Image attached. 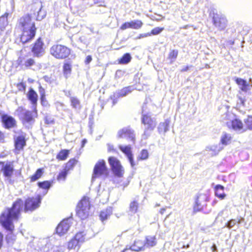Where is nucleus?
I'll return each mask as SVG.
<instances>
[{
	"mask_svg": "<svg viewBox=\"0 0 252 252\" xmlns=\"http://www.w3.org/2000/svg\"><path fill=\"white\" fill-rule=\"evenodd\" d=\"M145 106H142L141 122L144 126V131L143 137L147 138L154 130L157 126V121L155 117H152L149 113H147L144 110Z\"/></svg>",
	"mask_w": 252,
	"mask_h": 252,
	"instance_id": "2",
	"label": "nucleus"
},
{
	"mask_svg": "<svg viewBox=\"0 0 252 252\" xmlns=\"http://www.w3.org/2000/svg\"><path fill=\"white\" fill-rule=\"evenodd\" d=\"M15 114L19 117L23 125L29 127L34 123V117L37 116V111L36 108H34L33 111H31L19 107L15 111Z\"/></svg>",
	"mask_w": 252,
	"mask_h": 252,
	"instance_id": "3",
	"label": "nucleus"
},
{
	"mask_svg": "<svg viewBox=\"0 0 252 252\" xmlns=\"http://www.w3.org/2000/svg\"><path fill=\"white\" fill-rule=\"evenodd\" d=\"M235 82L242 91L246 93L251 90L249 84L245 80L240 78H236Z\"/></svg>",
	"mask_w": 252,
	"mask_h": 252,
	"instance_id": "23",
	"label": "nucleus"
},
{
	"mask_svg": "<svg viewBox=\"0 0 252 252\" xmlns=\"http://www.w3.org/2000/svg\"><path fill=\"white\" fill-rule=\"evenodd\" d=\"M145 248V241L140 240H136L134 241V244L129 247V249L126 248L122 252H126L129 250L139 252L144 251Z\"/></svg>",
	"mask_w": 252,
	"mask_h": 252,
	"instance_id": "20",
	"label": "nucleus"
},
{
	"mask_svg": "<svg viewBox=\"0 0 252 252\" xmlns=\"http://www.w3.org/2000/svg\"><path fill=\"white\" fill-rule=\"evenodd\" d=\"M70 102L72 107L75 109H80V100L76 97H70Z\"/></svg>",
	"mask_w": 252,
	"mask_h": 252,
	"instance_id": "35",
	"label": "nucleus"
},
{
	"mask_svg": "<svg viewBox=\"0 0 252 252\" xmlns=\"http://www.w3.org/2000/svg\"><path fill=\"white\" fill-rule=\"evenodd\" d=\"M85 239V235L84 234V232H80L77 233L75 235L74 239H73L77 240V241L78 242V243L80 245V243H82L84 241Z\"/></svg>",
	"mask_w": 252,
	"mask_h": 252,
	"instance_id": "40",
	"label": "nucleus"
},
{
	"mask_svg": "<svg viewBox=\"0 0 252 252\" xmlns=\"http://www.w3.org/2000/svg\"><path fill=\"white\" fill-rule=\"evenodd\" d=\"M170 124V120L167 119L163 123H159L158 129L159 133H165L169 130V127Z\"/></svg>",
	"mask_w": 252,
	"mask_h": 252,
	"instance_id": "27",
	"label": "nucleus"
},
{
	"mask_svg": "<svg viewBox=\"0 0 252 252\" xmlns=\"http://www.w3.org/2000/svg\"><path fill=\"white\" fill-rule=\"evenodd\" d=\"M206 200V197L204 195H200L197 196L194 206V211H198L201 209L202 207L205 205Z\"/></svg>",
	"mask_w": 252,
	"mask_h": 252,
	"instance_id": "22",
	"label": "nucleus"
},
{
	"mask_svg": "<svg viewBox=\"0 0 252 252\" xmlns=\"http://www.w3.org/2000/svg\"><path fill=\"white\" fill-rule=\"evenodd\" d=\"M107 146H108V151H113L114 150V147L113 145H112L111 144H108Z\"/></svg>",
	"mask_w": 252,
	"mask_h": 252,
	"instance_id": "62",
	"label": "nucleus"
},
{
	"mask_svg": "<svg viewBox=\"0 0 252 252\" xmlns=\"http://www.w3.org/2000/svg\"><path fill=\"white\" fill-rule=\"evenodd\" d=\"M231 136L230 134L223 132L220 138V143L222 145H227L230 143Z\"/></svg>",
	"mask_w": 252,
	"mask_h": 252,
	"instance_id": "32",
	"label": "nucleus"
},
{
	"mask_svg": "<svg viewBox=\"0 0 252 252\" xmlns=\"http://www.w3.org/2000/svg\"><path fill=\"white\" fill-rule=\"evenodd\" d=\"M45 123L47 124L52 125L55 123L54 118L50 116H46L45 117Z\"/></svg>",
	"mask_w": 252,
	"mask_h": 252,
	"instance_id": "51",
	"label": "nucleus"
},
{
	"mask_svg": "<svg viewBox=\"0 0 252 252\" xmlns=\"http://www.w3.org/2000/svg\"><path fill=\"white\" fill-rule=\"evenodd\" d=\"M151 35V33H150V32L146 33H142L139 34V36L136 38V39H140L144 37H147L148 36H150Z\"/></svg>",
	"mask_w": 252,
	"mask_h": 252,
	"instance_id": "54",
	"label": "nucleus"
},
{
	"mask_svg": "<svg viewBox=\"0 0 252 252\" xmlns=\"http://www.w3.org/2000/svg\"><path fill=\"white\" fill-rule=\"evenodd\" d=\"M213 22L214 25L219 30H223L227 27V20L223 15L219 14L214 15Z\"/></svg>",
	"mask_w": 252,
	"mask_h": 252,
	"instance_id": "12",
	"label": "nucleus"
},
{
	"mask_svg": "<svg viewBox=\"0 0 252 252\" xmlns=\"http://www.w3.org/2000/svg\"><path fill=\"white\" fill-rule=\"evenodd\" d=\"M108 170L106 166L105 162L102 160L98 161L95 165L94 169V173L92 180L101 175L107 176Z\"/></svg>",
	"mask_w": 252,
	"mask_h": 252,
	"instance_id": "9",
	"label": "nucleus"
},
{
	"mask_svg": "<svg viewBox=\"0 0 252 252\" xmlns=\"http://www.w3.org/2000/svg\"><path fill=\"white\" fill-rule=\"evenodd\" d=\"M178 54V51L177 50H173L171 51L169 54L168 58L171 59V62H173L175 61Z\"/></svg>",
	"mask_w": 252,
	"mask_h": 252,
	"instance_id": "45",
	"label": "nucleus"
},
{
	"mask_svg": "<svg viewBox=\"0 0 252 252\" xmlns=\"http://www.w3.org/2000/svg\"><path fill=\"white\" fill-rule=\"evenodd\" d=\"M165 208H162L160 210V213L161 214H163L164 213V212H165Z\"/></svg>",
	"mask_w": 252,
	"mask_h": 252,
	"instance_id": "64",
	"label": "nucleus"
},
{
	"mask_svg": "<svg viewBox=\"0 0 252 252\" xmlns=\"http://www.w3.org/2000/svg\"><path fill=\"white\" fill-rule=\"evenodd\" d=\"M4 134L0 131V142L4 140Z\"/></svg>",
	"mask_w": 252,
	"mask_h": 252,
	"instance_id": "59",
	"label": "nucleus"
},
{
	"mask_svg": "<svg viewBox=\"0 0 252 252\" xmlns=\"http://www.w3.org/2000/svg\"><path fill=\"white\" fill-rule=\"evenodd\" d=\"M23 204V200L18 199L13 203L11 208H7L2 213L0 217V222L5 229L10 231L13 229V220L18 219Z\"/></svg>",
	"mask_w": 252,
	"mask_h": 252,
	"instance_id": "1",
	"label": "nucleus"
},
{
	"mask_svg": "<svg viewBox=\"0 0 252 252\" xmlns=\"http://www.w3.org/2000/svg\"><path fill=\"white\" fill-rule=\"evenodd\" d=\"M28 98L31 101L34 108H36V105L37 101V94L31 88L28 93Z\"/></svg>",
	"mask_w": 252,
	"mask_h": 252,
	"instance_id": "26",
	"label": "nucleus"
},
{
	"mask_svg": "<svg viewBox=\"0 0 252 252\" xmlns=\"http://www.w3.org/2000/svg\"><path fill=\"white\" fill-rule=\"evenodd\" d=\"M108 162L114 175L117 177H122L124 170L120 161L117 158L112 157L108 158Z\"/></svg>",
	"mask_w": 252,
	"mask_h": 252,
	"instance_id": "7",
	"label": "nucleus"
},
{
	"mask_svg": "<svg viewBox=\"0 0 252 252\" xmlns=\"http://www.w3.org/2000/svg\"><path fill=\"white\" fill-rule=\"evenodd\" d=\"M163 30V28L156 27L153 29L151 31V32H150V33H151V35H158Z\"/></svg>",
	"mask_w": 252,
	"mask_h": 252,
	"instance_id": "48",
	"label": "nucleus"
},
{
	"mask_svg": "<svg viewBox=\"0 0 252 252\" xmlns=\"http://www.w3.org/2000/svg\"><path fill=\"white\" fill-rule=\"evenodd\" d=\"M130 23L131 28L133 29H140L143 25L142 22L139 20L131 21Z\"/></svg>",
	"mask_w": 252,
	"mask_h": 252,
	"instance_id": "38",
	"label": "nucleus"
},
{
	"mask_svg": "<svg viewBox=\"0 0 252 252\" xmlns=\"http://www.w3.org/2000/svg\"><path fill=\"white\" fill-rule=\"evenodd\" d=\"M128 28H131L130 22L124 23L120 27L122 30H125Z\"/></svg>",
	"mask_w": 252,
	"mask_h": 252,
	"instance_id": "53",
	"label": "nucleus"
},
{
	"mask_svg": "<svg viewBox=\"0 0 252 252\" xmlns=\"http://www.w3.org/2000/svg\"><path fill=\"white\" fill-rule=\"evenodd\" d=\"M131 59L130 55L129 53H126L119 60V63L120 64H126L131 61Z\"/></svg>",
	"mask_w": 252,
	"mask_h": 252,
	"instance_id": "37",
	"label": "nucleus"
},
{
	"mask_svg": "<svg viewBox=\"0 0 252 252\" xmlns=\"http://www.w3.org/2000/svg\"><path fill=\"white\" fill-rule=\"evenodd\" d=\"M138 208V203L134 200L132 201L129 204V211L132 213H136L137 211Z\"/></svg>",
	"mask_w": 252,
	"mask_h": 252,
	"instance_id": "39",
	"label": "nucleus"
},
{
	"mask_svg": "<svg viewBox=\"0 0 252 252\" xmlns=\"http://www.w3.org/2000/svg\"><path fill=\"white\" fill-rule=\"evenodd\" d=\"M237 223V220L236 219H232L229 220L226 224V226L228 228H232Z\"/></svg>",
	"mask_w": 252,
	"mask_h": 252,
	"instance_id": "50",
	"label": "nucleus"
},
{
	"mask_svg": "<svg viewBox=\"0 0 252 252\" xmlns=\"http://www.w3.org/2000/svg\"><path fill=\"white\" fill-rule=\"evenodd\" d=\"M245 122L248 128L250 130H252V117L249 116Z\"/></svg>",
	"mask_w": 252,
	"mask_h": 252,
	"instance_id": "49",
	"label": "nucleus"
},
{
	"mask_svg": "<svg viewBox=\"0 0 252 252\" xmlns=\"http://www.w3.org/2000/svg\"><path fill=\"white\" fill-rule=\"evenodd\" d=\"M223 117L226 119V120H229L225 122L227 126L229 128L232 127L233 129L237 131H242L243 124L242 122L238 119H230L232 117H234L232 114L226 113Z\"/></svg>",
	"mask_w": 252,
	"mask_h": 252,
	"instance_id": "8",
	"label": "nucleus"
},
{
	"mask_svg": "<svg viewBox=\"0 0 252 252\" xmlns=\"http://www.w3.org/2000/svg\"><path fill=\"white\" fill-rule=\"evenodd\" d=\"M26 145V140L24 136H18L15 139V147L17 151H20L23 149Z\"/></svg>",
	"mask_w": 252,
	"mask_h": 252,
	"instance_id": "24",
	"label": "nucleus"
},
{
	"mask_svg": "<svg viewBox=\"0 0 252 252\" xmlns=\"http://www.w3.org/2000/svg\"><path fill=\"white\" fill-rule=\"evenodd\" d=\"M19 64L26 68H31L34 70H39L42 66L40 63H37L32 58L26 59L23 63L21 61Z\"/></svg>",
	"mask_w": 252,
	"mask_h": 252,
	"instance_id": "19",
	"label": "nucleus"
},
{
	"mask_svg": "<svg viewBox=\"0 0 252 252\" xmlns=\"http://www.w3.org/2000/svg\"><path fill=\"white\" fill-rule=\"evenodd\" d=\"M191 66H190V67H191ZM189 67H190V66H185V67H183L181 69V72H185V71H188V70L189 69Z\"/></svg>",
	"mask_w": 252,
	"mask_h": 252,
	"instance_id": "56",
	"label": "nucleus"
},
{
	"mask_svg": "<svg viewBox=\"0 0 252 252\" xmlns=\"http://www.w3.org/2000/svg\"><path fill=\"white\" fill-rule=\"evenodd\" d=\"M90 204L89 198L84 197L78 203L76 208V214L82 220L86 219L89 215Z\"/></svg>",
	"mask_w": 252,
	"mask_h": 252,
	"instance_id": "4",
	"label": "nucleus"
},
{
	"mask_svg": "<svg viewBox=\"0 0 252 252\" xmlns=\"http://www.w3.org/2000/svg\"><path fill=\"white\" fill-rule=\"evenodd\" d=\"M119 149L126 156L130 163L131 166L132 167H133L135 165V164L134 162L133 155L131 153L130 146L129 145L125 146L120 145Z\"/></svg>",
	"mask_w": 252,
	"mask_h": 252,
	"instance_id": "21",
	"label": "nucleus"
},
{
	"mask_svg": "<svg viewBox=\"0 0 252 252\" xmlns=\"http://www.w3.org/2000/svg\"><path fill=\"white\" fill-rule=\"evenodd\" d=\"M134 90L133 86H128L125 87L122 90L118 91L113 94L110 96L111 99L113 101V105H115L117 102V99L120 97H124L130 93H131Z\"/></svg>",
	"mask_w": 252,
	"mask_h": 252,
	"instance_id": "11",
	"label": "nucleus"
},
{
	"mask_svg": "<svg viewBox=\"0 0 252 252\" xmlns=\"http://www.w3.org/2000/svg\"><path fill=\"white\" fill-rule=\"evenodd\" d=\"M112 213V208L111 207L107 208L106 209L102 210L100 214L99 217L101 220L103 222L107 220L108 218L111 215Z\"/></svg>",
	"mask_w": 252,
	"mask_h": 252,
	"instance_id": "28",
	"label": "nucleus"
},
{
	"mask_svg": "<svg viewBox=\"0 0 252 252\" xmlns=\"http://www.w3.org/2000/svg\"><path fill=\"white\" fill-rule=\"evenodd\" d=\"M18 24L23 30L36 29L35 24L32 21L31 17L29 15H26L20 18L18 21Z\"/></svg>",
	"mask_w": 252,
	"mask_h": 252,
	"instance_id": "14",
	"label": "nucleus"
},
{
	"mask_svg": "<svg viewBox=\"0 0 252 252\" xmlns=\"http://www.w3.org/2000/svg\"><path fill=\"white\" fill-rule=\"evenodd\" d=\"M207 150L211 152V154L213 156L216 155L222 150L223 147L220 144L212 145L207 148Z\"/></svg>",
	"mask_w": 252,
	"mask_h": 252,
	"instance_id": "31",
	"label": "nucleus"
},
{
	"mask_svg": "<svg viewBox=\"0 0 252 252\" xmlns=\"http://www.w3.org/2000/svg\"><path fill=\"white\" fill-rule=\"evenodd\" d=\"M71 219L68 218L61 222L57 227V233L60 236L65 234L71 226Z\"/></svg>",
	"mask_w": 252,
	"mask_h": 252,
	"instance_id": "16",
	"label": "nucleus"
},
{
	"mask_svg": "<svg viewBox=\"0 0 252 252\" xmlns=\"http://www.w3.org/2000/svg\"><path fill=\"white\" fill-rule=\"evenodd\" d=\"M92 60V58L91 57V56L90 55H89L88 56H87L86 58V60H85V63L86 64H89Z\"/></svg>",
	"mask_w": 252,
	"mask_h": 252,
	"instance_id": "55",
	"label": "nucleus"
},
{
	"mask_svg": "<svg viewBox=\"0 0 252 252\" xmlns=\"http://www.w3.org/2000/svg\"><path fill=\"white\" fill-rule=\"evenodd\" d=\"M149 153L146 150H142L139 154L138 158L140 160H145L148 158Z\"/></svg>",
	"mask_w": 252,
	"mask_h": 252,
	"instance_id": "43",
	"label": "nucleus"
},
{
	"mask_svg": "<svg viewBox=\"0 0 252 252\" xmlns=\"http://www.w3.org/2000/svg\"><path fill=\"white\" fill-rule=\"evenodd\" d=\"M68 171L64 169L62 171H61L57 177V180L58 181H64L68 173Z\"/></svg>",
	"mask_w": 252,
	"mask_h": 252,
	"instance_id": "44",
	"label": "nucleus"
},
{
	"mask_svg": "<svg viewBox=\"0 0 252 252\" xmlns=\"http://www.w3.org/2000/svg\"><path fill=\"white\" fill-rule=\"evenodd\" d=\"M50 53L55 58L64 59L70 53V50L66 46L61 44L54 45L50 48Z\"/></svg>",
	"mask_w": 252,
	"mask_h": 252,
	"instance_id": "5",
	"label": "nucleus"
},
{
	"mask_svg": "<svg viewBox=\"0 0 252 252\" xmlns=\"http://www.w3.org/2000/svg\"><path fill=\"white\" fill-rule=\"evenodd\" d=\"M39 94L41 96V101H43L44 99L45 98V90L41 86L39 87Z\"/></svg>",
	"mask_w": 252,
	"mask_h": 252,
	"instance_id": "52",
	"label": "nucleus"
},
{
	"mask_svg": "<svg viewBox=\"0 0 252 252\" xmlns=\"http://www.w3.org/2000/svg\"><path fill=\"white\" fill-rule=\"evenodd\" d=\"M1 122L6 129L14 127L16 125V121L14 118L7 115L3 114L1 116Z\"/></svg>",
	"mask_w": 252,
	"mask_h": 252,
	"instance_id": "18",
	"label": "nucleus"
},
{
	"mask_svg": "<svg viewBox=\"0 0 252 252\" xmlns=\"http://www.w3.org/2000/svg\"><path fill=\"white\" fill-rule=\"evenodd\" d=\"M8 14L5 13L3 15L0 17V29L3 30L8 25L7 20Z\"/></svg>",
	"mask_w": 252,
	"mask_h": 252,
	"instance_id": "34",
	"label": "nucleus"
},
{
	"mask_svg": "<svg viewBox=\"0 0 252 252\" xmlns=\"http://www.w3.org/2000/svg\"><path fill=\"white\" fill-rule=\"evenodd\" d=\"M41 197L37 195L35 197H29L25 202L24 211L25 212H32L38 208L41 203Z\"/></svg>",
	"mask_w": 252,
	"mask_h": 252,
	"instance_id": "6",
	"label": "nucleus"
},
{
	"mask_svg": "<svg viewBox=\"0 0 252 252\" xmlns=\"http://www.w3.org/2000/svg\"><path fill=\"white\" fill-rule=\"evenodd\" d=\"M69 151L68 150H62L57 155L56 158L61 160H64L68 156Z\"/></svg>",
	"mask_w": 252,
	"mask_h": 252,
	"instance_id": "33",
	"label": "nucleus"
},
{
	"mask_svg": "<svg viewBox=\"0 0 252 252\" xmlns=\"http://www.w3.org/2000/svg\"><path fill=\"white\" fill-rule=\"evenodd\" d=\"M65 249L64 246H53L50 252H63Z\"/></svg>",
	"mask_w": 252,
	"mask_h": 252,
	"instance_id": "47",
	"label": "nucleus"
},
{
	"mask_svg": "<svg viewBox=\"0 0 252 252\" xmlns=\"http://www.w3.org/2000/svg\"><path fill=\"white\" fill-rule=\"evenodd\" d=\"M64 74L65 75L66 77L67 75L70 73L71 70V67L70 64L69 63H65L63 66Z\"/></svg>",
	"mask_w": 252,
	"mask_h": 252,
	"instance_id": "46",
	"label": "nucleus"
},
{
	"mask_svg": "<svg viewBox=\"0 0 252 252\" xmlns=\"http://www.w3.org/2000/svg\"><path fill=\"white\" fill-rule=\"evenodd\" d=\"M79 244L77 240L73 239L68 242L67 249L71 252H76L79 248Z\"/></svg>",
	"mask_w": 252,
	"mask_h": 252,
	"instance_id": "30",
	"label": "nucleus"
},
{
	"mask_svg": "<svg viewBox=\"0 0 252 252\" xmlns=\"http://www.w3.org/2000/svg\"><path fill=\"white\" fill-rule=\"evenodd\" d=\"M157 239L155 236H148L146 237L145 244L146 248L153 247L157 245Z\"/></svg>",
	"mask_w": 252,
	"mask_h": 252,
	"instance_id": "29",
	"label": "nucleus"
},
{
	"mask_svg": "<svg viewBox=\"0 0 252 252\" xmlns=\"http://www.w3.org/2000/svg\"><path fill=\"white\" fill-rule=\"evenodd\" d=\"M211 250L213 252H216L217 251V247L215 244L212 245L211 247Z\"/></svg>",
	"mask_w": 252,
	"mask_h": 252,
	"instance_id": "57",
	"label": "nucleus"
},
{
	"mask_svg": "<svg viewBox=\"0 0 252 252\" xmlns=\"http://www.w3.org/2000/svg\"><path fill=\"white\" fill-rule=\"evenodd\" d=\"M65 95L68 97L70 98L71 96V93L70 91H64Z\"/></svg>",
	"mask_w": 252,
	"mask_h": 252,
	"instance_id": "63",
	"label": "nucleus"
},
{
	"mask_svg": "<svg viewBox=\"0 0 252 252\" xmlns=\"http://www.w3.org/2000/svg\"><path fill=\"white\" fill-rule=\"evenodd\" d=\"M39 188L48 190L51 187V183L49 181H46L38 183Z\"/></svg>",
	"mask_w": 252,
	"mask_h": 252,
	"instance_id": "42",
	"label": "nucleus"
},
{
	"mask_svg": "<svg viewBox=\"0 0 252 252\" xmlns=\"http://www.w3.org/2000/svg\"><path fill=\"white\" fill-rule=\"evenodd\" d=\"M43 45L41 38H39L35 41L32 49V52L34 57L39 58L44 55L45 52L43 47Z\"/></svg>",
	"mask_w": 252,
	"mask_h": 252,
	"instance_id": "15",
	"label": "nucleus"
},
{
	"mask_svg": "<svg viewBox=\"0 0 252 252\" xmlns=\"http://www.w3.org/2000/svg\"><path fill=\"white\" fill-rule=\"evenodd\" d=\"M237 223L238 224L241 223L244 220V218H241L240 219H237Z\"/></svg>",
	"mask_w": 252,
	"mask_h": 252,
	"instance_id": "61",
	"label": "nucleus"
},
{
	"mask_svg": "<svg viewBox=\"0 0 252 252\" xmlns=\"http://www.w3.org/2000/svg\"><path fill=\"white\" fill-rule=\"evenodd\" d=\"M224 189V187L220 185H217L215 187V195L221 200L224 199L226 196Z\"/></svg>",
	"mask_w": 252,
	"mask_h": 252,
	"instance_id": "25",
	"label": "nucleus"
},
{
	"mask_svg": "<svg viewBox=\"0 0 252 252\" xmlns=\"http://www.w3.org/2000/svg\"><path fill=\"white\" fill-rule=\"evenodd\" d=\"M119 138H126L133 143L135 141V134L134 131L129 127H126L122 128L118 132Z\"/></svg>",
	"mask_w": 252,
	"mask_h": 252,
	"instance_id": "13",
	"label": "nucleus"
},
{
	"mask_svg": "<svg viewBox=\"0 0 252 252\" xmlns=\"http://www.w3.org/2000/svg\"><path fill=\"white\" fill-rule=\"evenodd\" d=\"M240 102L243 105H244L245 99L241 96H238Z\"/></svg>",
	"mask_w": 252,
	"mask_h": 252,
	"instance_id": "58",
	"label": "nucleus"
},
{
	"mask_svg": "<svg viewBox=\"0 0 252 252\" xmlns=\"http://www.w3.org/2000/svg\"><path fill=\"white\" fill-rule=\"evenodd\" d=\"M3 240V235L0 232V249L1 247Z\"/></svg>",
	"mask_w": 252,
	"mask_h": 252,
	"instance_id": "60",
	"label": "nucleus"
},
{
	"mask_svg": "<svg viewBox=\"0 0 252 252\" xmlns=\"http://www.w3.org/2000/svg\"><path fill=\"white\" fill-rule=\"evenodd\" d=\"M0 166H1V171L3 176L7 179H10L14 170L13 161H0Z\"/></svg>",
	"mask_w": 252,
	"mask_h": 252,
	"instance_id": "10",
	"label": "nucleus"
},
{
	"mask_svg": "<svg viewBox=\"0 0 252 252\" xmlns=\"http://www.w3.org/2000/svg\"><path fill=\"white\" fill-rule=\"evenodd\" d=\"M36 29H23L21 36V41L26 43L32 39L35 36Z\"/></svg>",
	"mask_w": 252,
	"mask_h": 252,
	"instance_id": "17",
	"label": "nucleus"
},
{
	"mask_svg": "<svg viewBox=\"0 0 252 252\" xmlns=\"http://www.w3.org/2000/svg\"><path fill=\"white\" fill-rule=\"evenodd\" d=\"M43 173V169H38L35 173L31 177V182H34L39 179L42 176Z\"/></svg>",
	"mask_w": 252,
	"mask_h": 252,
	"instance_id": "36",
	"label": "nucleus"
},
{
	"mask_svg": "<svg viewBox=\"0 0 252 252\" xmlns=\"http://www.w3.org/2000/svg\"><path fill=\"white\" fill-rule=\"evenodd\" d=\"M77 160L75 158L70 159L66 164L64 169L69 171L76 164Z\"/></svg>",
	"mask_w": 252,
	"mask_h": 252,
	"instance_id": "41",
	"label": "nucleus"
}]
</instances>
